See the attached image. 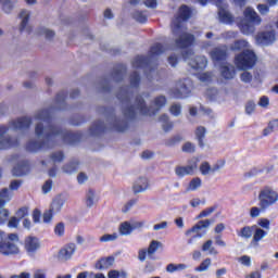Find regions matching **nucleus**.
<instances>
[{
    "instance_id": "nucleus-1",
    "label": "nucleus",
    "mask_w": 278,
    "mask_h": 278,
    "mask_svg": "<svg viewBox=\"0 0 278 278\" xmlns=\"http://www.w3.org/2000/svg\"><path fill=\"white\" fill-rule=\"evenodd\" d=\"M50 119L51 111L48 109L36 112L35 134L37 140H30L26 146L27 151H30V153H36L41 149H50V147H53V142H71L73 140V135L68 130H62L58 126L49 124Z\"/></svg>"
},
{
    "instance_id": "nucleus-2",
    "label": "nucleus",
    "mask_w": 278,
    "mask_h": 278,
    "mask_svg": "<svg viewBox=\"0 0 278 278\" xmlns=\"http://www.w3.org/2000/svg\"><path fill=\"white\" fill-rule=\"evenodd\" d=\"M117 99L122 101L125 118H136L138 114H141L142 116H151L156 112H160V110L167 103L166 96H156L152 101L151 109H149L147 102H144V98L138 96L134 100V104H131V92L127 87H124L118 91Z\"/></svg>"
},
{
    "instance_id": "nucleus-3",
    "label": "nucleus",
    "mask_w": 278,
    "mask_h": 278,
    "mask_svg": "<svg viewBox=\"0 0 278 278\" xmlns=\"http://www.w3.org/2000/svg\"><path fill=\"white\" fill-rule=\"evenodd\" d=\"M192 16V10L184 4L179 9V16L172 22V34L176 37L175 45L178 49H187L194 42V35L188 33V28L184 25V21H188Z\"/></svg>"
},
{
    "instance_id": "nucleus-4",
    "label": "nucleus",
    "mask_w": 278,
    "mask_h": 278,
    "mask_svg": "<svg viewBox=\"0 0 278 278\" xmlns=\"http://www.w3.org/2000/svg\"><path fill=\"white\" fill-rule=\"evenodd\" d=\"M212 223H214V219L200 220L191 229H188L185 232V236L189 238L187 240V244H189V247H194V240H197V238H203V236H205V231H203V229H208Z\"/></svg>"
},
{
    "instance_id": "nucleus-5",
    "label": "nucleus",
    "mask_w": 278,
    "mask_h": 278,
    "mask_svg": "<svg viewBox=\"0 0 278 278\" xmlns=\"http://www.w3.org/2000/svg\"><path fill=\"white\" fill-rule=\"evenodd\" d=\"M261 210H268L278 202V192L273 187L266 186L258 193Z\"/></svg>"
},
{
    "instance_id": "nucleus-6",
    "label": "nucleus",
    "mask_w": 278,
    "mask_h": 278,
    "mask_svg": "<svg viewBox=\"0 0 278 278\" xmlns=\"http://www.w3.org/2000/svg\"><path fill=\"white\" fill-rule=\"evenodd\" d=\"M255 62H257V56H255V52L251 50H244L235 59V64L240 71H249V68H253Z\"/></svg>"
},
{
    "instance_id": "nucleus-7",
    "label": "nucleus",
    "mask_w": 278,
    "mask_h": 278,
    "mask_svg": "<svg viewBox=\"0 0 278 278\" xmlns=\"http://www.w3.org/2000/svg\"><path fill=\"white\" fill-rule=\"evenodd\" d=\"M190 92H192V80H190V78L178 80L175 88L172 89L174 99H186L190 97Z\"/></svg>"
},
{
    "instance_id": "nucleus-8",
    "label": "nucleus",
    "mask_w": 278,
    "mask_h": 278,
    "mask_svg": "<svg viewBox=\"0 0 278 278\" xmlns=\"http://www.w3.org/2000/svg\"><path fill=\"white\" fill-rule=\"evenodd\" d=\"M186 62L194 68V71H201L207 66V59L205 56L195 55L191 50L184 54Z\"/></svg>"
},
{
    "instance_id": "nucleus-9",
    "label": "nucleus",
    "mask_w": 278,
    "mask_h": 278,
    "mask_svg": "<svg viewBox=\"0 0 278 278\" xmlns=\"http://www.w3.org/2000/svg\"><path fill=\"white\" fill-rule=\"evenodd\" d=\"M197 168H199V159H191L187 166L176 167L175 174L177 177H186V175H192Z\"/></svg>"
},
{
    "instance_id": "nucleus-10",
    "label": "nucleus",
    "mask_w": 278,
    "mask_h": 278,
    "mask_svg": "<svg viewBox=\"0 0 278 278\" xmlns=\"http://www.w3.org/2000/svg\"><path fill=\"white\" fill-rule=\"evenodd\" d=\"M20 253H21V249H18V245H16V243L8 239H2L0 241L1 255H18Z\"/></svg>"
},
{
    "instance_id": "nucleus-11",
    "label": "nucleus",
    "mask_w": 278,
    "mask_h": 278,
    "mask_svg": "<svg viewBox=\"0 0 278 278\" xmlns=\"http://www.w3.org/2000/svg\"><path fill=\"white\" fill-rule=\"evenodd\" d=\"M76 249L77 245H75V243H68L59 251L58 258L61 262H68L75 254Z\"/></svg>"
},
{
    "instance_id": "nucleus-12",
    "label": "nucleus",
    "mask_w": 278,
    "mask_h": 278,
    "mask_svg": "<svg viewBox=\"0 0 278 278\" xmlns=\"http://www.w3.org/2000/svg\"><path fill=\"white\" fill-rule=\"evenodd\" d=\"M208 55L213 62H223L224 60H227V46L213 48Z\"/></svg>"
},
{
    "instance_id": "nucleus-13",
    "label": "nucleus",
    "mask_w": 278,
    "mask_h": 278,
    "mask_svg": "<svg viewBox=\"0 0 278 278\" xmlns=\"http://www.w3.org/2000/svg\"><path fill=\"white\" fill-rule=\"evenodd\" d=\"M5 134H8V128L0 126V150L10 149V147H16L18 144V141L5 137Z\"/></svg>"
},
{
    "instance_id": "nucleus-14",
    "label": "nucleus",
    "mask_w": 278,
    "mask_h": 278,
    "mask_svg": "<svg viewBox=\"0 0 278 278\" xmlns=\"http://www.w3.org/2000/svg\"><path fill=\"white\" fill-rule=\"evenodd\" d=\"M24 249L30 256H34L36 251L40 249V241L36 237H28L25 239Z\"/></svg>"
},
{
    "instance_id": "nucleus-15",
    "label": "nucleus",
    "mask_w": 278,
    "mask_h": 278,
    "mask_svg": "<svg viewBox=\"0 0 278 278\" xmlns=\"http://www.w3.org/2000/svg\"><path fill=\"white\" fill-rule=\"evenodd\" d=\"M257 45H262L263 47H268L275 42V30L263 31L256 36Z\"/></svg>"
},
{
    "instance_id": "nucleus-16",
    "label": "nucleus",
    "mask_w": 278,
    "mask_h": 278,
    "mask_svg": "<svg viewBox=\"0 0 278 278\" xmlns=\"http://www.w3.org/2000/svg\"><path fill=\"white\" fill-rule=\"evenodd\" d=\"M149 190V179L146 177H139L132 184L134 194H140L141 192H147Z\"/></svg>"
},
{
    "instance_id": "nucleus-17",
    "label": "nucleus",
    "mask_w": 278,
    "mask_h": 278,
    "mask_svg": "<svg viewBox=\"0 0 278 278\" xmlns=\"http://www.w3.org/2000/svg\"><path fill=\"white\" fill-rule=\"evenodd\" d=\"M31 14L27 10H23L20 13L21 24H20V31H27V34H31V26L29 25V16Z\"/></svg>"
},
{
    "instance_id": "nucleus-18",
    "label": "nucleus",
    "mask_w": 278,
    "mask_h": 278,
    "mask_svg": "<svg viewBox=\"0 0 278 278\" xmlns=\"http://www.w3.org/2000/svg\"><path fill=\"white\" fill-rule=\"evenodd\" d=\"M65 203H66V198H64V195H56L52 200V203L50 205V212H52V214H60Z\"/></svg>"
},
{
    "instance_id": "nucleus-19",
    "label": "nucleus",
    "mask_w": 278,
    "mask_h": 278,
    "mask_svg": "<svg viewBox=\"0 0 278 278\" xmlns=\"http://www.w3.org/2000/svg\"><path fill=\"white\" fill-rule=\"evenodd\" d=\"M252 229L254 230L252 244H254V247H258L263 238H266V236H268V231H266L263 228H260L258 226H252Z\"/></svg>"
},
{
    "instance_id": "nucleus-20",
    "label": "nucleus",
    "mask_w": 278,
    "mask_h": 278,
    "mask_svg": "<svg viewBox=\"0 0 278 278\" xmlns=\"http://www.w3.org/2000/svg\"><path fill=\"white\" fill-rule=\"evenodd\" d=\"M244 17L250 21V23H253V25H261L262 24V17L258 16L257 12L251 7H248L244 12Z\"/></svg>"
},
{
    "instance_id": "nucleus-21",
    "label": "nucleus",
    "mask_w": 278,
    "mask_h": 278,
    "mask_svg": "<svg viewBox=\"0 0 278 278\" xmlns=\"http://www.w3.org/2000/svg\"><path fill=\"white\" fill-rule=\"evenodd\" d=\"M29 173V163L22 161L18 163L12 170L14 177H23V175H27Z\"/></svg>"
},
{
    "instance_id": "nucleus-22",
    "label": "nucleus",
    "mask_w": 278,
    "mask_h": 278,
    "mask_svg": "<svg viewBox=\"0 0 278 278\" xmlns=\"http://www.w3.org/2000/svg\"><path fill=\"white\" fill-rule=\"evenodd\" d=\"M134 68H144V73L151 70V65H149V59L144 56H137L132 61Z\"/></svg>"
},
{
    "instance_id": "nucleus-23",
    "label": "nucleus",
    "mask_w": 278,
    "mask_h": 278,
    "mask_svg": "<svg viewBox=\"0 0 278 278\" xmlns=\"http://www.w3.org/2000/svg\"><path fill=\"white\" fill-rule=\"evenodd\" d=\"M31 125V119L29 117H22L14 122H12L13 129H29V126Z\"/></svg>"
},
{
    "instance_id": "nucleus-24",
    "label": "nucleus",
    "mask_w": 278,
    "mask_h": 278,
    "mask_svg": "<svg viewBox=\"0 0 278 278\" xmlns=\"http://www.w3.org/2000/svg\"><path fill=\"white\" fill-rule=\"evenodd\" d=\"M220 75L224 79H233L236 77V68L233 65H222Z\"/></svg>"
},
{
    "instance_id": "nucleus-25",
    "label": "nucleus",
    "mask_w": 278,
    "mask_h": 278,
    "mask_svg": "<svg viewBox=\"0 0 278 278\" xmlns=\"http://www.w3.org/2000/svg\"><path fill=\"white\" fill-rule=\"evenodd\" d=\"M16 3H18V0H0L1 10L4 14H12Z\"/></svg>"
},
{
    "instance_id": "nucleus-26",
    "label": "nucleus",
    "mask_w": 278,
    "mask_h": 278,
    "mask_svg": "<svg viewBox=\"0 0 278 278\" xmlns=\"http://www.w3.org/2000/svg\"><path fill=\"white\" fill-rule=\"evenodd\" d=\"M111 266H114V257L112 256L101 258L96 264V268H98V270H108V268H111Z\"/></svg>"
},
{
    "instance_id": "nucleus-27",
    "label": "nucleus",
    "mask_w": 278,
    "mask_h": 278,
    "mask_svg": "<svg viewBox=\"0 0 278 278\" xmlns=\"http://www.w3.org/2000/svg\"><path fill=\"white\" fill-rule=\"evenodd\" d=\"M218 16L220 23H225L226 25H231V23H233V15L225 9H219Z\"/></svg>"
},
{
    "instance_id": "nucleus-28",
    "label": "nucleus",
    "mask_w": 278,
    "mask_h": 278,
    "mask_svg": "<svg viewBox=\"0 0 278 278\" xmlns=\"http://www.w3.org/2000/svg\"><path fill=\"white\" fill-rule=\"evenodd\" d=\"M111 127L115 131H125L127 129V121H121L116 117L111 118Z\"/></svg>"
},
{
    "instance_id": "nucleus-29",
    "label": "nucleus",
    "mask_w": 278,
    "mask_h": 278,
    "mask_svg": "<svg viewBox=\"0 0 278 278\" xmlns=\"http://www.w3.org/2000/svg\"><path fill=\"white\" fill-rule=\"evenodd\" d=\"M214 241L206 240L203 244H202V251L203 253H208V255H218V250L216 248H214Z\"/></svg>"
},
{
    "instance_id": "nucleus-30",
    "label": "nucleus",
    "mask_w": 278,
    "mask_h": 278,
    "mask_svg": "<svg viewBox=\"0 0 278 278\" xmlns=\"http://www.w3.org/2000/svg\"><path fill=\"white\" fill-rule=\"evenodd\" d=\"M251 23L252 22H247V20H244L239 24L240 30L245 36H250V34H253L255 31V26H253Z\"/></svg>"
},
{
    "instance_id": "nucleus-31",
    "label": "nucleus",
    "mask_w": 278,
    "mask_h": 278,
    "mask_svg": "<svg viewBox=\"0 0 278 278\" xmlns=\"http://www.w3.org/2000/svg\"><path fill=\"white\" fill-rule=\"evenodd\" d=\"M12 200V193L8 188H4L0 191V208L5 206V203H10Z\"/></svg>"
},
{
    "instance_id": "nucleus-32",
    "label": "nucleus",
    "mask_w": 278,
    "mask_h": 278,
    "mask_svg": "<svg viewBox=\"0 0 278 278\" xmlns=\"http://www.w3.org/2000/svg\"><path fill=\"white\" fill-rule=\"evenodd\" d=\"M97 201H99V199L97 198V193L94 192V190L89 189L86 194L87 207H92V205H94V203H97Z\"/></svg>"
},
{
    "instance_id": "nucleus-33",
    "label": "nucleus",
    "mask_w": 278,
    "mask_h": 278,
    "mask_svg": "<svg viewBox=\"0 0 278 278\" xmlns=\"http://www.w3.org/2000/svg\"><path fill=\"white\" fill-rule=\"evenodd\" d=\"M205 134H206V129L203 126H199L195 129V137H197V140L199 141V147L201 148L205 147V143L203 142V140L205 139Z\"/></svg>"
},
{
    "instance_id": "nucleus-34",
    "label": "nucleus",
    "mask_w": 278,
    "mask_h": 278,
    "mask_svg": "<svg viewBox=\"0 0 278 278\" xmlns=\"http://www.w3.org/2000/svg\"><path fill=\"white\" fill-rule=\"evenodd\" d=\"M166 47H164L162 43H155L151 47L150 50V58H155V55H162V53H165Z\"/></svg>"
},
{
    "instance_id": "nucleus-35",
    "label": "nucleus",
    "mask_w": 278,
    "mask_h": 278,
    "mask_svg": "<svg viewBox=\"0 0 278 278\" xmlns=\"http://www.w3.org/2000/svg\"><path fill=\"white\" fill-rule=\"evenodd\" d=\"M37 34L39 36H43L46 38V40H52L55 38V31L49 29V28H46V27H40L38 30H37Z\"/></svg>"
},
{
    "instance_id": "nucleus-36",
    "label": "nucleus",
    "mask_w": 278,
    "mask_h": 278,
    "mask_svg": "<svg viewBox=\"0 0 278 278\" xmlns=\"http://www.w3.org/2000/svg\"><path fill=\"white\" fill-rule=\"evenodd\" d=\"M160 123H162V127L164 131H170V129H173V122H170L168 115L166 114L161 115Z\"/></svg>"
},
{
    "instance_id": "nucleus-37",
    "label": "nucleus",
    "mask_w": 278,
    "mask_h": 278,
    "mask_svg": "<svg viewBox=\"0 0 278 278\" xmlns=\"http://www.w3.org/2000/svg\"><path fill=\"white\" fill-rule=\"evenodd\" d=\"M118 240V233L113 232V233H104L99 238V242L105 243V242H116Z\"/></svg>"
},
{
    "instance_id": "nucleus-38",
    "label": "nucleus",
    "mask_w": 278,
    "mask_h": 278,
    "mask_svg": "<svg viewBox=\"0 0 278 278\" xmlns=\"http://www.w3.org/2000/svg\"><path fill=\"white\" fill-rule=\"evenodd\" d=\"M242 49H249V41L240 39L235 41V43L231 46L232 51H242Z\"/></svg>"
},
{
    "instance_id": "nucleus-39",
    "label": "nucleus",
    "mask_w": 278,
    "mask_h": 278,
    "mask_svg": "<svg viewBox=\"0 0 278 278\" xmlns=\"http://www.w3.org/2000/svg\"><path fill=\"white\" fill-rule=\"evenodd\" d=\"M131 231H134L131 228V223L124 222L123 224H121L119 226L121 236H131Z\"/></svg>"
},
{
    "instance_id": "nucleus-40",
    "label": "nucleus",
    "mask_w": 278,
    "mask_h": 278,
    "mask_svg": "<svg viewBox=\"0 0 278 278\" xmlns=\"http://www.w3.org/2000/svg\"><path fill=\"white\" fill-rule=\"evenodd\" d=\"M201 184H202V181H201V178H199V177L191 179V181L189 182V185L187 187V191L194 192V190H199V187L201 186Z\"/></svg>"
},
{
    "instance_id": "nucleus-41",
    "label": "nucleus",
    "mask_w": 278,
    "mask_h": 278,
    "mask_svg": "<svg viewBox=\"0 0 278 278\" xmlns=\"http://www.w3.org/2000/svg\"><path fill=\"white\" fill-rule=\"evenodd\" d=\"M239 238H245V240H249L253 236V227L245 226L241 228V230L238 232Z\"/></svg>"
},
{
    "instance_id": "nucleus-42",
    "label": "nucleus",
    "mask_w": 278,
    "mask_h": 278,
    "mask_svg": "<svg viewBox=\"0 0 278 278\" xmlns=\"http://www.w3.org/2000/svg\"><path fill=\"white\" fill-rule=\"evenodd\" d=\"M162 247H164V244H162V242L157 241V240H153L151 241L149 248H148V255H154L155 251H157V249H162Z\"/></svg>"
},
{
    "instance_id": "nucleus-43",
    "label": "nucleus",
    "mask_w": 278,
    "mask_h": 278,
    "mask_svg": "<svg viewBox=\"0 0 278 278\" xmlns=\"http://www.w3.org/2000/svg\"><path fill=\"white\" fill-rule=\"evenodd\" d=\"M105 129V125L102 122H97L93 124L90 128V134L92 136H98V134H101Z\"/></svg>"
},
{
    "instance_id": "nucleus-44",
    "label": "nucleus",
    "mask_w": 278,
    "mask_h": 278,
    "mask_svg": "<svg viewBox=\"0 0 278 278\" xmlns=\"http://www.w3.org/2000/svg\"><path fill=\"white\" fill-rule=\"evenodd\" d=\"M210 266H212V258H205L200 266L195 267L197 273H205V270H210Z\"/></svg>"
},
{
    "instance_id": "nucleus-45",
    "label": "nucleus",
    "mask_w": 278,
    "mask_h": 278,
    "mask_svg": "<svg viewBox=\"0 0 278 278\" xmlns=\"http://www.w3.org/2000/svg\"><path fill=\"white\" fill-rule=\"evenodd\" d=\"M206 97L211 100V101H220V92H218V89H208L206 91Z\"/></svg>"
},
{
    "instance_id": "nucleus-46",
    "label": "nucleus",
    "mask_w": 278,
    "mask_h": 278,
    "mask_svg": "<svg viewBox=\"0 0 278 278\" xmlns=\"http://www.w3.org/2000/svg\"><path fill=\"white\" fill-rule=\"evenodd\" d=\"M77 166H79V163L77 162L68 163L63 166V172L67 175H72V173H75V170H77Z\"/></svg>"
},
{
    "instance_id": "nucleus-47",
    "label": "nucleus",
    "mask_w": 278,
    "mask_h": 278,
    "mask_svg": "<svg viewBox=\"0 0 278 278\" xmlns=\"http://www.w3.org/2000/svg\"><path fill=\"white\" fill-rule=\"evenodd\" d=\"M200 173L201 175H211L212 173V165L207 161H204L200 165Z\"/></svg>"
},
{
    "instance_id": "nucleus-48",
    "label": "nucleus",
    "mask_w": 278,
    "mask_h": 278,
    "mask_svg": "<svg viewBox=\"0 0 278 278\" xmlns=\"http://www.w3.org/2000/svg\"><path fill=\"white\" fill-rule=\"evenodd\" d=\"M169 113L172 116H180L181 115V104L174 103L169 108Z\"/></svg>"
},
{
    "instance_id": "nucleus-49",
    "label": "nucleus",
    "mask_w": 278,
    "mask_h": 278,
    "mask_svg": "<svg viewBox=\"0 0 278 278\" xmlns=\"http://www.w3.org/2000/svg\"><path fill=\"white\" fill-rule=\"evenodd\" d=\"M108 277L109 278H127V273L123 270L119 271V270L113 269L109 271Z\"/></svg>"
},
{
    "instance_id": "nucleus-50",
    "label": "nucleus",
    "mask_w": 278,
    "mask_h": 278,
    "mask_svg": "<svg viewBox=\"0 0 278 278\" xmlns=\"http://www.w3.org/2000/svg\"><path fill=\"white\" fill-rule=\"evenodd\" d=\"M257 225L261 229H265V231H270V220L268 218H260Z\"/></svg>"
},
{
    "instance_id": "nucleus-51",
    "label": "nucleus",
    "mask_w": 278,
    "mask_h": 278,
    "mask_svg": "<svg viewBox=\"0 0 278 278\" xmlns=\"http://www.w3.org/2000/svg\"><path fill=\"white\" fill-rule=\"evenodd\" d=\"M211 168H212V174L220 173V170L225 168V160L217 161Z\"/></svg>"
},
{
    "instance_id": "nucleus-52",
    "label": "nucleus",
    "mask_w": 278,
    "mask_h": 278,
    "mask_svg": "<svg viewBox=\"0 0 278 278\" xmlns=\"http://www.w3.org/2000/svg\"><path fill=\"white\" fill-rule=\"evenodd\" d=\"M198 78L202 81V84H210L212 81V73L205 72L198 75Z\"/></svg>"
},
{
    "instance_id": "nucleus-53",
    "label": "nucleus",
    "mask_w": 278,
    "mask_h": 278,
    "mask_svg": "<svg viewBox=\"0 0 278 278\" xmlns=\"http://www.w3.org/2000/svg\"><path fill=\"white\" fill-rule=\"evenodd\" d=\"M140 84V75H138L136 72L131 74L130 76V86L131 88H138Z\"/></svg>"
},
{
    "instance_id": "nucleus-54",
    "label": "nucleus",
    "mask_w": 278,
    "mask_h": 278,
    "mask_svg": "<svg viewBox=\"0 0 278 278\" xmlns=\"http://www.w3.org/2000/svg\"><path fill=\"white\" fill-rule=\"evenodd\" d=\"M132 16L138 23H147V15L140 11H136Z\"/></svg>"
},
{
    "instance_id": "nucleus-55",
    "label": "nucleus",
    "mask_w": 278,
    "mask_h": 278,
    "mask_svg": "<svg viewBox=\"0 0 278 278\" xmlns=\"http://www.w3.org/2000/svg\"><path fill=\"white\" fill-rule=\"evenodd\" d=\"M51 160L54 164H58L64 160V153L62 152H54L51 154Z\"/></svg>"
},
{
    "instance_id": "nucleus-56",
    "label": "nucleus",
    "mask_w": 278,
    "mask_h": 278,
    "mask_svg": "<svg viewBox=\"0 0 278 278\" xmlns=\"http://www.w3.org/2000/svg\"><path fill=\"white\" fill-rule=\"evenodd\" d=\"M216 211V207L211 206L204 211H202L199 215L198 218H205L207 216H210L211 214H214V212Z\"/></svg>"
},
{
    "instance_id": "nucleus-57",
    "label": "nucleus",
    "mask_w": 278,
    "mask_h": 278,
    "mask_svg": "<svg viewBox=\"0 0 278 278\" xmlns=\"http://www.w3.org/2000/svg\"><path fill=\"white\" fill-rule=\"evenodd\" d=\"M262 214V206L257 207H251L250 208V217L251 218H258V216Z\"/></svg>"
},
{
    "instance_id": "nucleus-58",
    "label": "nucleus",
    "mask_w": 278,
    "mask_h": 278,
    "mask_svg": "<svg viewBox=\"0 0 278 278\" xmlns=\"http://www.w3.org/2000/svg\"><path fill=\"white\" fill-rule=\"evenodd\" d=\"M182 151H184V153H194L195 147L192 142H186L182 146Z\"/></svg>"
},
{
    "instance_id": "nucleus-59",
    "label": "nucleus",
    "mask_w": 278,
    "mask_h": 278,
    "mask_svg": "<svg viewBox=\"0 0 278 278\" xmlns=\"http://www.w3.org/2000/svg\"><path fill=\"white\" fill-rule=\"evenodd\" d=\"M257 10L260 14H262V16H266V14L270 12V7H268L267 4H258Z\"/></svg>"
},
{
    "instance_id": "nucleus-60",
    "label": "nucleus",
    "mask_w": 278,
    "mask_h": 278,
    "mask_svg": "<svg viewBox=\"0 0 278 278\" xmlns=\"http://www.w3.org/2000/svg\"><path fill=\"white\" fill-rule=\"evenodd\" d=\"M240 78L241 81H243L244 84H250V81L253 79V75H251V73L249 72H243Z\"/></svg>"
},
{
    "instance_id": "nucleus-61",
    "label": "nucleus",
    "mask_w": 278,
    "mask_h": 278,
    "mask_svg": "<svg viewBox=\"0 0 278 278\" xmlns=\"http://www.w3.org/2000/svg\"><path fill=\"white\" fill-rule=\"evenodd\" d=\"M8 216H10V212L5 208L0 211V225L8 222Z\"/></svg>"
},
{
    "instance_id": "nucleus-62",
    "label": "nucleus",
    "mask_w": 278,
    "mask_h": 278,
    "mask_svg": "<svg viewBox=\"0 0 278 278\" xmlns=\"http://www.w3.org/2000/svg\"><path fill=\"white\" fill-rule=\"evenodd\" d=\"M255 112V102L249 101L245 104V114H253Z\"/></svg>"
},
{
    "instance_id": "nucleus-63",
    "label": "nucleus",
    "mask_w": 278,
    "mask_h": 278,
    "mask_svg": "<svg viewBox=\"0 0 278 278\" xmlns=\"http://www.w3.org/2000/svg\"><path fill=\"white\" fill-rule=\"evenodd\" d=\"M54 232L56 236H64V224H58L54 228Z\"/></svg>"
},
{
    "instance_id": "nucleus-64",
    "label": "nucleus",
    "mask_w": 278,
    "mask_h": 278,
    "mask_svg": "<svg viewBox=\"0 0 278 278\" xmlns=\"http://www.w3.org/2000/svg\"><path fill=\"white\" fill-rule=\"evenodd\" d=\"M34 278H47V270L45 269L35 270Z\"/></svg>"
}]
</instances>
